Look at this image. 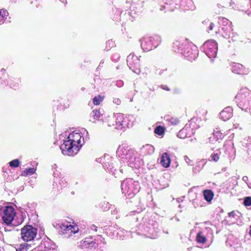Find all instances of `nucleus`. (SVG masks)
<instances>
[{
	"instance_id": "obj_1",
	"label": "nucleus",
	"mask_w": 251,
	"mask_h": 251,
	"mask_svg": "<svg viewBox=\"0 0 251 251\" xmlns=\"http://www.w3.org/2000/svg\"><path fill=\"white\" fill-rule=\"evenodd\" d=\"M81 136L80 133L70 134L68 139L65 140L60 146V149L63 154L73 156L79 150L81 147L80 145Z\"/></svg>"
},
{
	"instance_id": "obj_2",
	"label": "nucleus",
	"mask_w": 251,
	"mask_h": 251,
	"mask_svg": "<svg viewBox=\"0 0 251 251\" xmlns=\"http://www.w3.org/2000/svg\"><path fill=\"white\" fill-rule=\"evenodd\" d=\"M21 238L26 242L32 241L37 234V229L31 226L26 225L21 229Z\"/></svg>"
},
{
	"instance_id": "obj_3",
	"label": "nucleus",
	"mask_w": 251,
	"mask_h": 251,
	"mask_svg": "<svg viewBox=\"0 0 251 251\" xmlns=\"http://www.w3.org/2000/svg\"><path fill=\"white\" fill-rule=\"evenodd\" d=\"M15 213L13 207L8 206L4 208L2 211V219L5 225H11L13 221Z\"/></svg>"
},
{
	"instance_id": "obj_4",
	"label": "nucleus",
	"mask_w": 251,
	"mask_h": 251,
	"mask_svg": "<svg viewBox=\"0 0 251 251\" xmlns=\"http://www.w3.org/2000/svg\"><path fill=\"white\" fill-rule=\"evenodd\" d=\"M204 46H207L208 51L207 55L209 58L215 57L218 52V43L214 40L206 41L204 44Z\"/></svg>"
},
{
	"instance_id": "obj_5",
	"label": "nucleus",
	"mask_w": 251,
	"mask_h": 251,
	"mask_svg": "<svg viewBox=\"0 0 251 251\" xmlns=\"http://www.w3.org/2000/svg\"><path fill=\"white\" fill-rule=\"evenodd\" d=\"M154 40L152 37H149L145 39L140 40L141 46L144 51H148L156 48L158 44L154 45L153 41Z\"/></svg>"
},
{
	"instance_id": "obj_6",
	"label": "nucleus",
	"mask_w": 251,
	"mask_h": 251,
	"mask_svg": "<svg viewBox=\"0 0 251 251\" xmlns=\"http://www.w3.org/2000/svg\"><path fill=\"white\" fill-rule=\"evenodd\" d=\"M126 60L127 65L130 69L139 67V59L138 56L130 54L127 57Z\"/></svg>"
},
{
	"instance_id": "obj_7",
	"label": "nucleus",
	"mask_w": 251,
	"mask_h": 251,
	"mask_svg": "<svg viewBox=\"0 0 251 251\" xmlns=\"http://www.w3.org/2000/svg\"><path fill=\"white\" fill-rule=\"evenodd\" d=\"M231 70L237 74H247L249 73L248 69L246 70L242 64L235 62L232 63Z\"/></svg>"
},
{
	"instance_id": "obj_8",
	"label": "nucleus",
	"mask_w": 251,
	"mask_h": 251,
	"mask_svg": "<svg viewBox=\"0 0 251 251\" xmlns=\"http://www.w3.org/2000/svg\"><path fill=\"white\" fill-rule=\"evenodd\" d=\"M222 24L224 27H222V30L225 32V34L222 36L224 38H227L229 36V33L231 30L230 22L226 18H222Z\"/></svg>"
},
{
	"instance_id": "obj_9",
	"label": "nucleus",
	"mask_w": 251,
	"mask_h": 251,
	"mask_svg": "<svg viewBox=\"0 0 251 251\" xmlns=\"http://www.w3.org/2000/svg\"><path fill=\"white\" fill-rule=\"evenodd\" d=\"M232 108L230 106H227L222 111H221V119L224 121L228 120L232 116Z\"/></svg>"
},
{
	"instance_id": "obj_10",
	"label": "nucleus",
	"mask_w": 251,
	"mask_h": 251,
	"mask_svg": "<svg viewBox=\"0 0 251 251\" xmlns=\"http://www.w3.org/2000/svg\"><path fill=\"white\" fill-rule=\"evenodd\" d=\"M91 238L86 239L80 242V248L81 249H92L95 248L96 243L91 240Z\"/></svg>"
},
{
	"instance_id": "obj_11",
	"label": "nucleus",
	"mask_w": 251,
	"mask_h": 251,
	"mask_svg": "<svg viewBox=\"0 0 251 251\" xmlns=\"http://www.w3.org/2000/svg\"><path fill=\"white\" fill-rule=\"evenodd\" d=\"M239 214H241V213L238 211H236ZM235 217H239V216L236 214V212L235 211H232L228 213V215L225 217V219L222 221V223L223 224L226 225H230L231 224H233L234 222L233 220H228L227 218H232L234 219Z\"/></svg>"
},
{
	"instance_id": "obj_12",
	"label": "nucleus",
	"mask_w": 251,
	"mask_h": 251,
	"mask_svg": "<svg viewBox=\"0 0 251 251\" xmlns=\"http://www.w3.org/2000/svg\"><path fill=\"white\" fill-rule=\"evenodd\" d=\"M160 163L165 168H168L171 163V158L167 152H164L160 158Z\"/></svg>"
},
{
	"instance_id": "obj_13",
	"label": "nucleus",
	"mask_w": 251,
	"mask_h": 251,
	"mask_svg": "<svg viewBox=\"0 0 251 251\" xmlns=\"http://www.w3.org/2000/svg\"><path fill=\"white\" fill-rule=\"evenodd\" d=\"M35 246V244L25 243L17 245L16 249L17 251H27L32 248H34Z\"/></svg>"
},
{
	"instance_id": "obj_14",
	"label": "nucleus",
	"mask_w": 251,
	"mask_h": 251,
	"mask_svg": "<svg viewBox=\"0 0 251 251\" xmlns=\"http://www.w3.org/2000/svg\"><path fill=\"white\" fill-rule=\"evenodd\" d=\"M115 116L116 117V122L120 123V125L118 126H116L115 128L118 129H122L124 127V125H126V122L124 121L123 115L121 113H118Z\"/></svg>"
},
{
	"instance_id": "obj_15",
	"label": "nucleus",
	"mask_w": 251,
	"mask_h": 251,
	"mask_svg": "<svg viewBox=\"0 0 251 251\" xmlns=\"http://www.w3.org/2000/svg\"><path fill=\"white\" fill-rule=\"evenodd\" d=\"M90 116L93 117L94 119L99 121L103 120V116L99 110H93L90 113Z\"/></svg>"
},
{
	"instance_id": "obj_16",
	"label": "nucleus",
	"mask_w": 251,
	"mask_h": 251,
	"mask_svg": "<svg viewBox=\"0 0 251 251\" xmlns=\"http://www.w3.org/2000/svg\"><path fill=\"white\" fill-rule=\"evenodd\" d=\"M203 195L204 199L208 202H210L213 198L214 194L212 190L209 189L205 190L203 191Z\"/></svg>"
},
{
	"instance_id": "obj_17",
	"label": "nucleus",
	"mask_w": 251,
	"mask_h": 251,
	"mask_svg": "<svg viewBox=\"0 0 251 251\" xmlns=\"http://www.w3.org/2000/svg\"><path fill=\"white\" fill-rule=\"evenodd\" d=\"M245 96H243L242 94L240 93H238L236 97V99L239 100L240 99H242L240 102H238V105L240 107L241 106H244L247 103H248V100L245 98Z\"/></svg>"
},
{
	"instance_id": "obj_18",
	"label": "nucleus",
	"mask_w": 251,
	"mask_h": 251,
	"mask_svg": "<svg viewBox=\"0 0 251 251\" xmlns=\"http://www.w3.org/2000/svg\"><path fill=\"white\" fill-rule=\"evenodd\" d=\"M126 159L128 160L130 165L134 163V161H136V160H137V161L139 160V159L138 158H136L135 156H134L133 152L126 153Z\"/></svg>"
},
{
	"instance_id": "obj_19",
	"label": "nucleus",
	"mask_w": 251,
	"mask_h": 251,
	"mask_svg": "<svg viewBox=\"0 0 251 251\" xmlns=\"http://www.w3.org/2000/svg\"><path fill=\"white\" fill-rule=\"evenodd\" d=\"M202 24L203 26H205L208 28L207 31L209 33V30H212L213 28L214 25L213 23L210 22L209 20H206L202 22Z\"/></svg>"
},
{
	"instance_id": "obj_20",
	"label": "nucleus",
	"mask_w": 251,
	"mask_h": 251,
	"mask_svg": "<svg viewBox=\"0 0 251 251\" xmlns=\"http://www.w3.org/2000/svg\"><path fill=\"white\" fill-rule=\"evenodd\" d=\"M196 240L200 243H204L206 241V238L202 235L201 232H199L197 235Z\"/></svg>"
},
{
	"instance_id": "obj_21",
	"label": "nucleus",
	"mask_w": 251,
	"mask_h": 251,
	"mask_svg": "<svg viewBox=\"0 0 251 251\" xmlns=\"http://www.w3.org/2000/svg\"><path fill=\"white\" fill-rule=\"evenodd\" d=\"M164 128L159 126L156 127L154 129V133L158 135H162L164 133Z\"/></svg>"
},
{
	"instance_id": "obj_22",
	"label": "nucleus",
	"mask_w": 251,
	"mask_h": 251,
	"mask_svg": "<svg viewBox=\"0 0 251 251\" xmlns=\"http://www.w3.org/2000/svg\"><path fill=\"white\" fill-rule=\"evenodd\" d=\"M35 170L34 168H29L22 172L23 176L31 175L34 173Z\"/></svg>"
},
{
	"instance_id": "obj_23",
	"label": "nucleus",
	"mask_w": 251,
	"mask_h": 251,
	"mask_svg": "<svg viewBox=\"0 0 251 251\" xmlns=\"http://www.w3.org/2000/svg\"><path fill=\"white\" fill-rule=\"evenodd\" d=\"M103 100V97H102L100 95H98V96H96L94 98L93 101V103L95 105H99L100 104V102H101Z\"/></svg>"
},
{
	"instance_id": "obj_24",
	"label": "nucleus",
	"mask_w": 251,
	"mask_h": 251,
	"mask_svg": "<svg viewBox=\"0 0 251 251\" xmlns=\"http://www.w3.org/2000/svg\"><path fill=\"white\" fill-rule=\"evenodd\" d=\"M9 166L13 168L18 167L20 165V161L18 159H14L10 161L9 163Z\"/></svg>"
},
{
	"instance_id": "obj_25",
	"label": "nucleus",
	"mask_w": 251,
	"mask_h": 251,
	"mask_svg": "<svg viewBox=\"0 0 251 251\" xmlns=\"http://www.w3.org/2000/svg\"><path fill=\"white\" fill-rule=\"evenodd\" d=\"M177 136L181 139H184L187 137L186 132L184 129L180 130L177 133Z\"/></svg>"
},
{
	"instance_id": "obj_26",
	"label": "nucleus",
	"mask_w": 251,
	"mask_h": 251,
	"mask_svg": "<svg viewBox=\"0 0 251 251\" xmlns=\"http://www.w3.org/2000/svg\"><path fill=\"white\" fill-rule=\"evenodd\" d=\"M219 132L218 131L215 132V131H214L213 133V137H210L209 138L210 141L212 142L214 140H215L216 141H217L219 139L218 135H219Z\"/></svg>"
},
{
	"instance_id": "obj_27",
	"label": "nucleus",
	"mask_w": 251,
	"mask_h": 251,
	"mask_svg": "<svg viewBox=\"0 0 251 251\" xmlns=\"http://www.w3.org/2000/svg\"><path fill=\"white\" fill-rule=\"evenodd\" d=\"M244 204L246 206H249L251 205V197H246L244 201Z\"/></svg>"
},
{
	"instance_id": "obj_28",
	"label": "nucleus",
	"mask_w": 251,
	"mask_h": 251,
	"mask_svg": "<svg viewBox=\"0 0 251 251\" xmlns=\"http://www.w3.org/2000/svg\"><path fill=\"white\" fill-rule=\"evenodd\" d=\"M0 18L1 20V23H3L5 20V17L7 16L6 14H8V13L5 12V11H3L2 12L1 11H0Z\"/></svg>"
},
{
	"instance_id": "obj_29",
	"label": "nucleus",
	"mask_w": 251,
	"mask_h": 251,
	"mask_svg": "<svg viewBox=\"0 0 251 251\" xmlns=\"http://www.w3.org/2000/svg\"><path fill=\"white\" fill-rule=\"evenodd\" d=\"M170 122L173 125H176L179 122V120L176 118H172Z\"/></svg>"
},
{
	"instance_id": "obj_30",
	"label": "nucleus",
	"mask_w": 251,
	"mask_h": 251,
	"mask_svg": "<svg viewBox=\"0 0 251 251\" xmlns=\"http://www.w3.org/2000/svg\"><path fill=\"white\" fill-rule=\"evenodd\" d=\"M6 225V226L4 227L5 231H12L14 229V227L13 226H11V225Z\"/></svg>"
},
{
	"instance_id": "obj_31",
	"label": "nucleus",
	"mask_w": 251,
	"mask_h": 251,
	"mask_svg": "<svg viewBox=\"0 0 251 251\" xmlns=\"http://www.w3.org/2000/svg\"><path fill=\"white\" fill-rule=\"evenodd\" d=\"M212 160H213L214 161H217L218 159H219V155L218 153H214L211 156Z\"/></svg>"
},
{
	"instance_id": "obj_32",
	"label": "nucleus",
	"mask_w": 251,
	"mask_h": 251,
	"mask_svg": "<svg viewBox=\"0 0 251 251\" xmlns=\"http://www.w3.org/2000/svg\"><path fill=\"white\" fill-rule=\"evenodd\" d=\"M184 158L185 162L188 165H193V164L191 163L192 161L188 158V156H185Z\"/></svg>"
},
{
	"instance_id": "obj_33",
	"label": "nucleus",
	"mask_w": 251,
	"mask_h": 251,
	"mask_svg": "<svg viewBox=\"0 0 251 251\" xmlns=\"http://www.w3.org/2000/svg\"><path fill=\"white\" fill-rule=\"evenodd\" d=\"M113 102L117 105H119L121 103V100L119 99H115L113 100Z\"/></svg>"
},
{
	"instance_id": "obj_34",
	"label": "nucleus",
	"mask_w": 251,
	"mask_h": 251,
	"mask_svg": "<svg viewBox=\"0 0 251 251\" xmlns=\"http://www.w3.org/2000/svg\"><path fill=\"white\" fill-rule=\"evenodd\" d=\"M97 227L95 225H92L91 226V229L92 230H94L97 231Z\"/></svg>"
},
{
	"instance_id": "obj_35",
	"label": "nucleus",
	"mask_w": 251,
	"mask_h": 251,
	"mask_svg": "<svg viewBox=\"0 0 251 251\" xmlns=\"http://www.w3.org/2000/svg\"><path fill=\"white\" fill-rule=\"evenodd\" d=\"M10 86L13 89H15L18 86V84L17 83H16L14 84L13 86H12V84H10Z\"/></svg>"
},
{
	"instance_id": "obj_36",
	"label": "nucleus",
	"mask_w": 251,
	"mask_h": 251,
	"mask_svg": "<svg viewBox=\"0 0 251 251\" xmlns=\"http://www.w3.org/2000/svg\"><path fill=\"white\" fill-rule=\"evenodd\" d=\"M161 88L163 89H164V90H166L167 91H170V90L167 86L162 85Z\"/></svg>"
},
{
	"instance_id": "obj_37",
	"label": "nucleus",
	"mask_w": 251,
	"mask_h": 251,
	"mask_svg": "<svg viewBox=\"0 0 251 251\" xmlns=\"http://www.w3.org/2000/svg\"><path fill=\"white\" fill-rule=\"evenodd\" d=\"M242 179L244 181L246 182L248 180V177L247 176H244L243 177Z\"/></svg>"
},
{
	"instance_id": "obj_38",
	"label": "nucleus",
	"mask_w": 251,
	"mask_h": 251,
	"mask_svg": "<svg viewBox=\"0 0 251 251\" xmlns=\"http://www.w3.org/2000/svg\"><path fill=\"white\" fill-rule=\"evenodd\" d=\"M165 8V6H162V7L160 8V10L161 11H162V10H163V9H164Z\"/></svg>"
},
{
	"instance_id": "obj_39",
	"label": "nucleus",
	"mask_w": 251,
	"mask_h": 251,
	"mask_svg": "<svg viewBox=\"0 0 251 251\" xmlns=\"http://www.w3.org/2000/svg\"><path fill=\"white\" fill-rule=\"evenodd\" d=\"M120 125V122H116V126H118Z\"/></svg>"
},
{
	"instance_id": "obj_40",
	"label": "nucleus",
	"mask_w": 251,
	"mask_h": 251,
	"mask_svg": "<svg viewBox=\"0 0 251 251\" xmlns=\"http://www.w3.org/2000/svg\"><path fill=\"white\" fill-rule=\"evenodd\" d=\"M250 229L249 234H250V235H251V226H250Z\"/></svg>"
},
{
	"instance_id": "obj_41",
	"label": "nucleus",
	"mask_w": 251,
	"mask_h": 251,
	"mask_svg": "<svg viewBox=\"0 0 251 251\" xmlns=\"http://www.w3.org/2000/svg\"><path fill=\"white\" fill-rule=\"evenodd\" d=\"M4 71H5V69H1V70H0L1 72H3Z\"/></svg>"
},
{
	"instance_id": "obj_42",
	"label": "nucleus",
	"mask_w": 251,
	"mask_h": 251,
	"mask_svg": "<svg viewBox=\"0 0 251 251\" xmlns=\"http://www.w3.org/2000/svg\"><path fill=\"white\" fill-rule=\"evenodd\" d=\"M123 184H124V183H122L121 184L122 189H123Z\"/></svg>"
},
{
	"instance_id": "obj_43",
	"label": "nucleus",
	"mask_w": 251,
	"mask_h": 251,
	"mask_svg": "<svg viewBox=\"0 0 251 251\" xmlns=\"http://www.w3.org/2000/svg\"><path fill=\"white\" fill-rule=\"evenodd\" d=\"M123 82L121 80L119 81L118 82H117V83H122Z\"/></svg>"
},
{
	"instance_id": "obj_44",
	"label": "nucleus",
	"mask_w": 251,
	"mask_h": 251,
	"mask_svg": "<svg viewBox=\"0 0 251 251\" xmlns=\"http://www.w3.org/2000/svg\"><path fill=\"white\" fill-rule=\"evenodd\" d=\"M227 220H232V218H227Z\"/></svg>"
},
{
	"instance_id": "obj_45",
	"label": "nucleus",
	"mask_w": 251,
	"mask_h": 251,
	"mask_svg": "<svg viewBox=\"0 0 251 251\" xmlns=\"http://www.w3.org/2000/svg\"><path fill=\"white\" fill-rule=\"evenodd\" d=\"M177 201H178V202H179V201H180L179 199H177Z\"/></svg>"
},
{
	"instance_id": "obj_46",
	"label": "nucleus",
	"mask_w": 251,
	"mask_h": 251,
	"mask_svg": "<svg viewBox=\"0 0 251 251\" xmlns=\"http://www.w3.org/2000/svg\"><path fill=\"white\" fill-rule=\"evenodd\" d=\"M103 63V62H102L101 61V62H100V64H101V63ZM100 68H101V66H100Z\"/></svg>"
},
{
	"instance_id": "obj_47",
	"label": "nucleus",
	"mask_w": 251,
	"mask_h": 251,
	"mask_svg": "<svg viewBox=\"0 0 251 251\" xmlns=\"http://www.w3.org/2000/svg\"><path fill=\"white\" fill-rule=\"evenodd\" d=\"M100 65H99V66L98 67L97 69L100 68Z\"/></svg>"
},
{
	"instance_id": "obj_48",
	"label": "nucleus",
	"mask_w": 251,
	"mask_h": 251,
	"mask_svg": "<svg viewBox=\"0 0 251 251\" xmlns=\"http://www.w3.org/2000/svg\"><path fill=\"white\" fill-rule=\"evenodd\" d=\"M223 211V209H221V212H222Z\"/></svg>"
}]
</instances>
